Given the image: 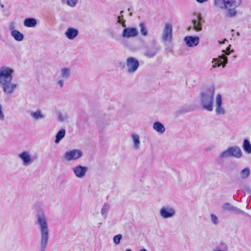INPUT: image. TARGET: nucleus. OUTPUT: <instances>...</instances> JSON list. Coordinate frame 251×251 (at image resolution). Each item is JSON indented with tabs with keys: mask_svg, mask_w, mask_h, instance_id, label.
<instances>
[{
	"mask_svg": "<svg viewBox=\"0 0 251 251\" xmlns=\"http://www.w3.org/2000/svg\"><path fill=\"white\" fill-rule=\"evenodd\" d=\"M230 47L231 45H229L226 48V50H223L222 51L225 53V54H223L219 55L217 58H214L212 59V63L213 65L212 66V68L214 69L221 66H222L223 68L226 67L228 62V58L226 55H228L234 51L233 50H230Z\"/></svg>",
	"mask_w": 251,
	"mask_h": 251,
	"instance_id": "nucleus-3",
	"label": "nucleus"
},
{
	"mask_svg": "<svg viewBox=\"0 0 251 251\" xmlns=\"http://www.w3.org/2000/svg\"><path fill=\"white\" fill-rule=\"evenodd\" d=\"M78 0H67V4L68 5L74 7L78 2Z\"/></svg>",
	"mask_w": 251,
	"mask_h": 251,
	"instance_id": "nucleus-35",
	"label": "nucleus"
},
{
	"mask_svg": "<svg viewBox=\"0 0 251 251\" xmlns=\"http://www.w3.org/2000/svg\"><path fill=\"white\" fill-rule=\"evenodd\" d=\"M57 84L59 85L60 88H62L64 86V80L61 79L58 81Z\"/></svg>",
	"mask_w": 251,
	"mask_h": 251,
	"instance_id": "nucleus-40",
	"label": "nucleus"
},
{
	"mask_svg": "<svg viewBox=\"0 0 251 251\" xmlns=\"http://www.w3.org/2000/svg\"><path fill=\"white\" fill-rule=\"evenodd\" d=\"M140 63L137 59L133 57H128L126 61V72L128 74L135 73L139 67Z\"/></svg>",
	"mask_w": 251,
	"mask_h": 251,
	"instance_id": "nucleus-4",
	"label": "nucleus"
},
{
	"mask_svg": "<svg viewBox=\"0 0 251 251\" xmlns=\"http://www.w3.org/2000/svg\"><path fill=\"white\" fill-rule=\"evenodd\" d=\"M123 12V11H121V14H122Z\"/></svg>",
	"mask_w": 251,
	"mask_h": 251,
	"instance_id": "nucleus-50",
	"label": "nucleus"
},
{
	"mask_svg": "<svg viewBox=\"0 0 251 251\" xmlns=\"http://www.w3.org/2000/svg\"><path fill=\"white\" fill-rule=\"evenodd\" d=\"M36 224L38 226L40 233V251H45L49 239V229L47 219L45 214L39 211L36 216Z\"/></svg>",
	"mask_w": 251,
	"mask_h": 251,
	"instance_id": "nucleus-1",
	"label": "nucleus"
},
{
	"mask_svg": "<svg viewBox=\"0 0 251 251\" xmlns=\"http://www.w3.org/2000/svg\"><path fill=\"white\" fill-rule=\"evenodd\" d=\"M219 157L220 158H226L232 157L229 147L227 150L222 152L220 154Z\"/></svg>",
	"mask_w": 251,
	"mask_h": 251,
	"instance_id": "nucleus-31",
	"label": "nucleus"
},
{
	"mask_svg": "<svg viewBox=\"0 0 251 251\" xmlns=\"http://www.w3.org/2000/svg\"><path fill=\"white\" fill-rule=\"evenodd\" d=\"M131 138L132 142V149L134 150H138L141 147V141L140 136L137 133H132L131 134Z\"/></svg>",
	"mask_w": 251,
	"mask_h": 251,
	"instance_id": "nucleus-16",
	"label": "nucleus"
},
{
	"mask_svg": "<svg viewBox=\"0 0 251 251\" xmlns=\"http://www.w3.org/2000/svg\"><path fill=\"white\" fill-rule=\"evenodd\" d=\"M11 81H9L0 83L2 86L3 93L6 95L12 94L18 86L17 83H12Z\"/></svg>",
	"mask_w": 251,
	"mask_h": 251,
	"instance_id": "nucleus-11",
	"label": "nucleus"
},
{
	"mask_svg": "<svg viewBox=\"0 0 251 251\" xmlns=\"http://www.w3.org/2000/svg\"><path fill=\"white\" fill-rule=\"evenodd\" d=\"M211 222L215 225H217L218 220L217 216L214 214H211Z\"/></svg>",
	"mask_w": 251,
	"mask_h": 251,
	"instance_id": "nucleus-38",
	"label": "nucleus"
},
{
	"mask_svg": "<svg viewBox=\"0 0 251 251\" xmlns=\"http://www.w3.org/2000/svg\"><path fill=\"white\" fill-rule=\"evenodd\" d=\"M190 29H191V27H190L188 28V30H190Z\"/></svg>",
	"mask_w": 251,
	"mask_h": 251,
	"instance_id": "nucleus-49",
	"label": "nucleus"
},
{
	"mask_svg": "<svg viewBox=\"0 0 251 251\" xmlns=\"http://www.w3.org/2000/svg\"><path fill=\"white\" fill-rule=\"evenodd\" d=\"M251 171L249 168H245L240 172V177L242 179H246L250 176Z\"/></svg>",
	"mask_w": 251,
	"mask_h": 251,
	"instance_id": "nucleus-30",
	"label": "nucleus"
},
{
	"mask_svg": "<svg viewBox=\"0 0 251 251\" xmlns=\"http://www.w3.org/2000/svg\"><path fill=\"white\" fill-rule=\"evenodd\" d=\"M125 22L126 21H124L122 24L124 29L123 30L121 36L125 39L132 38L136 37L138 34L137 29L134 27H126Z\"/></svg>",
	"mask_w": 251,
	"mask_h": 251,
	"instance_id": "nucleus-7",
	"label": "nucleus"
},
{
	"mask_svg": "<svg viewBox=\"0 0 251 251\" xmlns=\"http://www.w3.org/2000/svg\"><path fill=\"white\" fill-rule=\"evenodd\" d=\"M159 50V48L155 46L151 47L145 50L144 55L148 58H152L156 54Z\"/></svg>",
	"mask_w": 251,
	"mask_h": 251,
	"instance_id": "nucleus-17",
	"label": "nucleus"
},
{
	"mask_svg": "<svg viewBox=\"0 0 251 251\" xmlns=\"http://www.w3.org/2000/svg\"><path fill=\"white\" fill-rule=\"evenodd\" d=\"M30 115L35 121L43 119L45 118V115L40 109H38L35 111H31Z\"/></svg>",
	"mask_w": 251,
	"mask_h": 251,
	"instance_id": "nucleus-20",
	"label": "nucleus"
},
{
	"mask_svg": "<svg viewBox=\"0 0 251 251\" xmlns=\"http://www.w3.org/2000/svg\"><path fill=\"white\" fill-rule=\"evenodd\" d=\"M61 77L65 79H68L71 75V69L69 68H63L60 70Z\"/></svg>",
	"mask_w": 251,
	"mask_h": 251,
	"instance_id": "nucleus-26",
	"label": "nucleus"
},
{
	"mask_svg": "<svg viewBox=\"0 0 251 251\" xmlns=\"http://www.w3.org/2000/svg\"><path fill=\"white\" fill-rule=\"evenodd\" d=\"M153 129L159 134H163L165 131L164 125L159 122H155L153 124Z\"/></svg>",
	"mask_w": 251,
	"mask_h": 251,
	"instance_id": "nucleus-22",
	"label": "nucleus"
},
{
	"mask_svg": "<svg viewBox=\"0 0 251 251\" xmlns=\"http://www.w3.org/2000/svg\"><path fill=\"white\" fill-rule=\"evenodd\" d=\"M124 20L123 18V16H120L118 17V22L119 23H121V24L124 22Z\"/></svg>",
	"mask_w": 251,
	"mask_h": 251,
	"instance_id": "nucleus-42",
	"label": "nucleus"
},
{
	"mask_svg": "<svg viewBox=\"0 0 251 251\" xmlns=\"http://www.w3.org/2000/svg\"><path fill=\"white\" fill-rule=\"evenodd\" d=\"M176 214L175 208L170 205H164L159 210V214L163 219L174 217Z\"/></svg>",
	"mask_w": 251,
	"mask_h": 251,
	"instance_id": "nucleus-6",
	"label": "nucleus"
},
{
	"mask_svg": "<svg viewBox=\"0 0 251 251\" xmlns=\"http://www.w3.org/2000/svg\"><path fill=\"white\" fill-rule=\"evenodd\" d=\"M140 27V32L143 36H146L148 34L147 28L144 23H141L139 25Z\"/></svg>",
	"mask_w": 251,
	"mask_h": 251,
	"instance_id": "nucleus-33",
	"label": "nucleus"
},
{
	"mask_svg": "<svg viewBox=\"0 0 251 251\" xmlns=\"http://www.w3.org/2000/svg\"><path fill=\"white\" fill-rule=\"evenodd\" d=\"M11 35L16 41L18 42L22 41L24 38L23 34L17 30L11 32Z\"/></svg>",
	"mask_w": 251,
	"mask_h": 251,
	"instance_id": "nucleus-24",
	"label": "nucleus"
},
{
	"mask_svg": "<svg viewBox=\"0 0 251 251\" xmlns=\"http://www.w3.org/2000/svg\"><path fill=\"white\" fill-rule=\"evenodd\" d=\"M226 8H235L241 3V0H225Z\"/></svg>",
	"mask_w": 251,
	"mask_h": 251,
	"instance_id": "nucleus-21",
	"label": "nucleus"
},
{
	"mask_svg": "<svg viewBox=\"0 0 251 251\" xmlns=\"http://www.w3.org/2000/svg\"><path fill=\"white\" fill-rule=\"evenodd\" d=\"M4 115L2 112V110H0V120L1 121H4Z\"/></svg>",
	"mask_w": 251,
	"mask_h": 251,
	"instance_id": "nucleus-41",
	"label": "nucleus"
},
{
	"mask_svg": "<svg viewBox=\"0 0 251 251\" xmlns=\"http://www.w3.org/2000/svg\"><path fill=\"white\" fill-rule=\"evenodd\" d=\"M2 110V107L1 104H0V110Z\"/></svg>",
	"mask_w": 251,
	"mask_h": 251,
	"instance_id": "nucleus-48",
	"label": "nucleus"
},
{
	"mask_svg": "<svg viewBox=\"0 0 251 251\" xmlns=\"http://www.w3.org/2000/svg\"><path fill=\"white\" fill-rule=\"evenodd\" d=\"M235 8H226V9H227L228 11V15L229 17H233L236 14V12L234 10Z\"/></svg>",
	"mask_w": 251,
	"mask_h": 251,
	"instance_id": "nucleus-37",
	"label": "nucleus"
},
{
	"mask_svg": "<svg viewBox=\"0 0 251 251\" xmlns=\"http://www.w3.org/2000/svg\"><path fill=\"white\" fill-rule=\"evenodd\" d=\"M78 34V30L73 27L68 28L65 33L66 37L70 40L74 39Z\"/></svg>",
	"mask_w": 251,
	"mask_h": 251,
	"instance_id": "nucleus-18",
	"label": "nucleus"
},
{
	"mask_svg": "<svg viewBox=\"0 0 251 251\" xmlns=\"http://www.w3.org/2000/svg\"><path fill=\"white\" fill-rule=\"evenodd\" d=\"M243 148L245 151L248 153H251V144L248 139H245L243 141Z\"/></svg>",
	"mask_w": 251,
	"mask_h": 251,
	"instance_id": "nucleus-29",
	"label": "nucleus"
},
{
	"mask_svg": "<svg viewBox=\"0 0 251 251\" xmlns=\"http://www.w3.org/2000/svg\"><path fill=\"white\" fill-rule=\"evenodd\" d=\"M109 206L107 203H104L101 209V214L104 219H106L107 217Z\"/></svg>",
	"mask_w": 251,
	"mask_h": 251,
	"instance_id": "nucleus-32",
	"label": "nucleus"
},
{
	"mask_svg": "<svg viewBox=\"0 0 251 251\" xmlns=\"http://www.w3.org/2000/svg\"><path fill=\"white\" fill-rule=\"evenodd\" d=\"M68 118L67 115H63L61 113H58V120L60 122H63Z\"/></svg>",
	"mask_w": 251,
	"mask_h": 251,
	"instance_id": "nucleus-36",
	"label": "nucleus"
},
{
	"mask_svg": "<svg viewBox=\"0 0 251 251\" xmlns=\"http://www.w3.org/2000/svg\"><path fill=\"white\" fill-rule=\"evenodd\" d=\"M222 209L225 211H229L236 214H242L244 212L238 208L233 206L229 202H226L222 205Z\"/></svg>",
	"mask_w": 251,
	"mask_h": 251,
	"instance_id": "nucleus-15",
	"label": "nucleus"
},
{
	"mask_svg": "<svg viewBox=\"0 0 251 251\" xmlns=\"http://www.w3.org/2000/svg\"><path fill=\"white\" fill-rule=\"evenodd\" d=\"M122 238V234H118L113 237V242L116 244L118 245L120 243V241Z\"/></svg>",
	"mask_w": 251,
	"mask_h": 251,
	"instance_id": "nucleus-34",
	"label": "nucleus"
},
{
	"mask_svg": "<svg viewBox=\"0 0 251 251\" xmlns=\"http://www.w3.org/2000/svg\"><path fill=\"white\" fill-rule=\"evenodd\" d=\"M211 150V149H210V148H208L206 149V151H209V150Z\"/></svg>",
	"mask_w": 251,
	"mask_h": 251,
	"instance_id": "nucleus-46",
	"label": "nucleus"
},
{
	"mask_svg": "<svg viewBox=\"0 0 251 251\" xmlns=\"http://www.w3.org/2000/svg\"><path fill=\"white\" fill-rule=\"evenodd\" d=\"M9 29L12 32V31H16L15 29V24L14 22H12L9 24Z\"/></svg>",
	"mask_w": 251,
	"mask_h": 251,
	"instance_id": "nucleus-39",
	"label": "nucleus"
},
{
	"mask_svg": "<svg viewBox=\"0 0 251 251\" xmlns=\"http://www.w3.org/2000/svg\"><path fill=\"white\" fill-rule=\"evenodd\" d=\"M24 24L26 27H33L37 25V21L33 18H27L24 20Z\"/></svg>",
	"mask_w": 251,
	"mask_h": 251,
	"instance_id": "nucleus-23",
	"label": "nucleus"
},
{
	"mask_svg": "<svg viewBox=\"0 0 251 251\" xmlns=\"http://www.w3.org/2000/svg\"><path fill=\"white\" fill-rule=\"evenodd\" d=\"M126 251H132V250L130 249H127Z\"/></svg>",
	"mask_w": 251,
	"mask_h": 251,
	"instance_id": "nucleus-47",
	"label": "nucleus"
},
{
	"mask_svg": "<svg viewBox=\"0 0 251 251\" xmlns=\"http://www.w3.org/2000/svg\"><path fill=\"white\" fill-rule=\"evenodd\" d=\"M82 152L78 149H73L67 151L64 154V158L67 161L76 160L82 157Z\"/></svg>",
	"mask_w": 251,
	"mask_h": 251,
	"instance_id": "nucleus-8",
	"label": "nucleus"
},
{
	"mask_svg": "<svg viewBox=\"0 0 251 251\" xmlns=\"http://www.w3.org/2000/svg\"><path fill=\"white\" fill-rule=\"evenodd\" d=\"M172 25L170 23H166L165 25L162 38L163 42L170 43L172 39Z\"/></svg>",
	"mask_w": 251,
	"mask_h": 251,
	"instance_id": "nucleus-10",
	"label": "nucleus"
},
{
	"mask_svg": "<svg viewBox=\"0 0 251 251\" xmlns=\"http://www.w3.org/2000/svg\"><path fill=\"white\" fill-rule=\"evenodd\" d=\"M66 131L64 129H61L55 136V143L58 144L60 141L65 137Z\"/></svg>",
	"mask_w": 251,
	"mask_h": 251,
	"instance_id": "nucleus-27",
	"label": "nucleus"
},
{
	"mask_svg": "<svg viewBox=\"0 0 251 251\" xmlns=\"http://www.w3.org/2000/svg\"><path fill=\"white\" fill-rule=\"evenodd\" d=\"M184 41L189 47L197 46L200 42V38L198 36H187L184 37Z\"/></svg>",
	"mask_w": 251,
	"mask_h": 251,
	"instance_id": "nucleus-14",
	"label": "nucleus"
},
{
	"mask_svg": "<svg viewBox=\"0 0 251 251\" xmlns=\"http://www.w3.org/2000/svg\"><path fill=\"white\" fill-rule=\"evenodd\" d=\"M197 18L199 22L197 20H193L192 21L193 28L197 31H201L202 30L201 24L200 23L201 17L200 15H198Z\"/></svg>",
	"mask_w": 251,
	"mask_h": 251,
	"instance_id": "nucleus-25",
	"label": "nucleus"
},
{
	"mask_svg": "<svg viewBox=\"0 0 251 251\" xmlns=\"http://www.w3.org/2000/svg\"><path fill=\"white\" fill-rule=\"evenodd\" d=\"M232 157L240 158L242 155V152L240 148L236 146L229 147Z\"/></svg>",
	"mask_w": 251,
	"mask_h": 251,
	"instance_id": "nucleus-19",
	"label": "nucleus"
},
{
	"mask_svg": "<svg viewBox=\"0 0 251 251\" xmlns=\"http://www.w3.org/2000/svg\"><path fill=\"white\" fill-rule=\"evenodd\" d=\"M214 6L221 10L226 9V6L225 0H213Z\"/></svg>",
	"mask_w": 251,
	"mask_h": 251,
	"instance_id": "nucleus-28",
	"label": "nucleus"
},
{
	"mask_svg": "<svg viewBox=\"0 0 251 251\" xmlns=\"http://www.w3.org/2000/svg\"><path fill=\"white\" fill-rule=\"evenodd\" d=\"M0 7H1V8H3V7H4V5H3V4H2L1 2H0Z\"/></svg>",
	"mask_w": 251,
	"mask_h": 251,
	"instance_id": "nucleus-45",
	"label": "nucleus"
},
{
	"mask_svg": "<svg viewBox=\"0 0 251 251\" xmlns=\"http://www.w3.org/2000/svg\"><path fill=\"white\" fill-rule=\"evenodd\" d=\"M14 70L8 66H2L0 68V83L12 81Z\"/></svg>",
	"mask_w": 251,
	"mask_h": 251,
	"instance_id": "nucleus-5",
	"label": "nucleus"
},
{
	"mask_svg": "<svg viewBox=\"0 0 251 251\" xmlns=\"http://www.w3.org/2000/svg\"><path fill=\"white\" fill-rule=\"evenodd\" d=\"M226 41V40L225 39L222 42H220V44H225V43Z\"/></svg>",
	"mask_w": 251,
	"mask_h": 251,
	"instance_id": "nucleus-44",
	"label": "nucleus"
},
{
	"mask_svg": "<svg viewBox=\"0 0 251 251\" xmlns=\"http://www.w3.org/2000/svg\"><path fill=\"white\" fill-rule=\"evenodd\" d=\"M88 170L89 169L87 167L80 165H77L72 168L73 172L75 176L79 178L84 177L88 171Z\"/></svg>",
	"mask_w": 251,
	"mask_h": 251,
	"instance_id": "nucleus-13",
	"label": "nucleus"
},
{
	"mask_svg": "<svg viewBox=\"0 0 251 251\" xmlns=\"http://www.w3.org/2000/svg\"><path fill=\"white\" fill-rule=\"evenodd\" d=\"M18 157L22 161V164L24 166H27L31 165L33 162V159L32 158L29 152L27 151H23L18 154Z\"/></svg>",
	"mask_w": 251,
	"mask_h": 251,
	"instance_id": "nucleus-12",
	"label": "nucleus"
},
{
	"mask_svg": "<svg viewBox=\"0 0 251 251\" xmlns=\"http://www.w3.org/2000/svg\"><path fill=\"white\" fill-rule=\"evenodd\" d=\"M198 2L202 3L207 2L208 0H196Z\"/></svg>",
	"mask_w": 251,
	"mask_h": 251,
	"instance_id": "nucleus-43",
	"label": "nucleus"
},
{
	"mask_svg": "<svg viewBox=\"0 0 251 251\" xmlns=\"http://www.w3.org/2000/svg\"><path fill=\"white\" fill-rule=\"evenodd\" d=\"M215 112L217 115H224L226 113L225 108L223 105L222 96L220 94L216 96Z\"/></svg>",
	"mask_w": 251,
	"mask_h": 251,
	"instance_id": "nucleus-9",
	"label": "nucleus"
},
{
	"mask_svg": "<svg viewBox=\"0 0 251 251\" xmlns=\"http://www.w3.org/2000/svg\"><path fill=\"white\" fill-rule=\"evenodd\" d=\"M215 88L213 86L203 88L200 93V103L203 109L212 111L213 109Z\"/></svg>",
	"mask_w": 251,
	"mask_h": 251,
	"instance_id": "nucleus-2",
	"label": "nucleus"
}]
</instances>
